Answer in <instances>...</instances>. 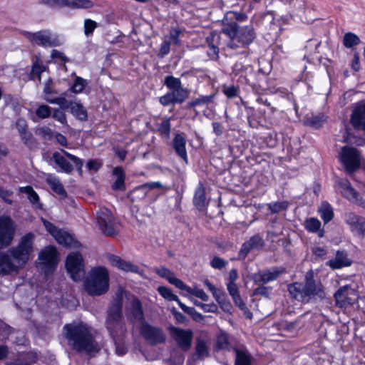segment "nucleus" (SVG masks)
Instances as JSON below:
<instances>
[{
    "instance_id": "f257e3e1",
    "label": "nucleus",
    "mask_w": 365,
    "mask_h": 365,
    "mask_svg": "<svg viewBox=\"0 0 365 365\" xmlns=\"http://www.w3.org/2000/svg\"><path fill=\"white\" fill-rule=\"evenodd\" d=\"M35 235L29 232L21 237L15 247L0 252V274L6 275L24 267L33 257Z\"/></svg>"
},
{
    "instance_id": "f03ea898",
    "label": "nucleus",
    "mask_w": 365,
    "mask_h": 365,
    "mask_svg": "<svg viewBox=\"0 0 365 365\" xmlns=\"http://www.w3.org/2000/svg\"><path fill=\"white\" fill-rule=\"evenodd\" d=\"M68 345L78 352L97 351V344L88 329L83 324H67L63 327Z\"/></svg>"
},
{
    "instance_id": "7ed1b4c3",
    "label": "nucleus",
    "mask_w": 365,
    "mask_h": 365,
    "mask_svg": "<svg viewBox=\"0 0 365 365\" xmlns=\"http://www.w3.org/2000/svg\"><path fill=\"white\" fill-rule=\"evenodd\" d=\"M105 326L113 339L123 337L126 333V327L123 314V296L117 294L108 306Z\"/></svg>"
},
{
    "instance_id": "20e7f679",
    "label": "nucleus",
    "mask_w": 365,
    "mask_h": 365,
    "mask_svg": "<svg viewBox=\"0 0 365 365\" xmlns=\"http://www.w3.org/2000/svg\"><path fill=\"white\" fill-rule=\"evenodd\" d=\"M291 296L299 302L307 303L312 297H324L321 284H317L314 279V272L311 269L305 275V282H294L288 286Z\"/></svg>"
},
{
    "instance_id": "39448f33",
    "label": "nucleus",
    "mask_w": 365,
    "mask_h": 365,
    "mask_svg": "<svg viewBox=\"0 0 365 365\" xmlns=\"http://www.w3.org/2000/svg\"><path fill=\"white\" fill-rule=\"evenodd\" d=\"M222 31L230 38L227 46L230 48H247L257 36L252 25L240 27L238 24H230L222 28Z\"/></svg>"
},
{
    "instance_id": "423d86ee",
    "label": "nucleus",
    "mask_w": 365,
    "mask_h": 365,
    "mask_svg": "<svg viewBox=\"0 0 365 365\" xmlns=\"http://www.w3.org/2000/svg\"><path fill=\"white\" fill-rule=\"evenodd\" d=\"M84 289L91 296H100L109 289V274L103 267H94L83 282Z\"/></svg>"
},
{
    "instance_id": "0eeeda50",
    "label": "nucleus",
    "mask_w": 365,
    "mask_h": 365,
    "mask_svg": "<svg viewBox=\"0 0 365 365\" xmlns=\"http://www.w3.org/2000/svg\"><path fill=\"white\" fill-rule=\"evenodd\" d=\"M52 160L61 170L66 173L69 174L73 170V166L69 160L74 163L79 173H82V168L83 165V160L78 157L70 154L63 149H61V151L54 152L52 155Z\"/></svg>"
},
{
    "instance_id": "6e6552de",
    "label": "nucleus",
    "mask_w": 365,
    "mask_h": 365,
    "mask_svg": "<svg viewBox=\"0 0 365 365\" xmlns=\"http://www.w3.org/2000/svg\"><path fill=\"white\" fill-rule=\"evenodd\" d=\"M339 160L348 173H352L360 168L361 155L353 147L344 146L339 153Z\"/></svg>"
},
{
    "instance_id": "1a4fd4ad",
    "label": "nucleus",
    "mask_w": 365,
    "mask_h": 365,
    "mask_svg": "<svg viewBox=\"0 0 365 365\" xmlns=\"http://www.w3.org/2000/svg\"><path fill=\"white\" fill-rule=\"evenodd\" d=\"M97 222L101 230L106 235L115 236L118 233L119 223L107 208H101L97 212Z\"/></svg>"
},
{
    "instance_id": "9d476101",
    "label": "nucleus",
    "mask_w": 365,
    "mask_h": 365,
    "mask_svg": "<svg viewBox=\"0 0 365 365\" xmlns=\"http://www.w3.org/2000/svg\"><path fill=\"white\" fill-rule=\"evenodd\" d=\"M66 267L74 281H81L85 276L83 259L79 252L71 253L67 257Z\"/></svg>"
},
{
    "instance_id": "9b49d317",
    "label": "nucleus",
    "mask_w": 365,
    "mask_h": 365,
    "mask_svg": "<svg viewBox=\"0 0 365 365\" xmlns=\"http://www.w3.org/2000/svg\"><path fill=\"white\" fill-rule=\"evenodd\" d=\"M26 36L31 42L45 47H53L61 45V41L57 36L48 30H43L36 33H26Z\"/></svg>"
},
{
    "instance_id": "f8f14e48",
    "label": "nucleus",
    "mask_w": 365,
    "mask_h": 365,
    "mask_svg": "<svg viewBox=\"0 0 365 365\" xmlns=\"http://www.w3.org/2000/svg\"><path fill=\"white\" fill-rule=\"evenodd\" d=\"M140 331L143 338L152 345L163 344L165 341L166 335L160 327L143 322Z\"/></svg>"
},
{
    "instance_id": "ddd939ff",
    "label": "nucleus",
    "mask_w": 365,
    "mask_h": 365,
    "mask_svg": "<svg viewBox=\"0 0 365 365\" xmlns=\"http://www.w3.org/2000/svg\"><path fill=\"white\" fill-rule=\"evenodd\" d=\"M169 330L172 338L182 351H187L191 348L193 338L192 330L183 329L175 327H170Z\"/></svg>"
},
{
    "instance_id": "4468645a",
    "label": "nucleus",
    "mask_w": 365,
    "mask_h": 365,
    "mask_svg": "<svg viewBox=\"0 0 365 365\" xmlns=\"http://www.w3.org/2000/svg\"><path fill=\"white\" fill-rule=\"evenodd\" d=\"M15 227L9 217H0V247L9 246L14 236Z\"/></svg>"
},
{
    "instance_id": "2eb2a0df",
    "label": "nucleus",
    "mask_w": 365,
    "mask_h": 365,
    "mask_svg": "<svg viewBox=\"0 0 365 365\" xmlns=\"http://www.w3.org/2000/svg\"><path fill=\"white\" fill-rule=\"evenodd\" d=\"M265 247V242L259 234H256L245 242L239 252V258L245 259L248 253L252 250H262Z\"/></svg>"
},
{
    "instance_id": "dca6fc26",
    "label": "nucleus",
    "mask_w": 365,
    "mask_h": 365,
    "mask_svg": "<svg viewBox=\"0 0 365 365\" xmlns=\"http://www.w3.org/2000/svg\"><path fill=\"white\" fill-rule=\"evenodd\" d=\"M339 185L341 188V193L349 201L365 207V200L362 199L359 192L351 185L349 181L346 179L339 181Z\"/></svg>"
},
{
    "instance_id": "f3484780",
    "label": "nucleus",
    "mask_w": 365,
    "mask_h": 365,
    "mask_svg": "<svg viewBox=\"0 0 365 365\" xmlns=\"http://www.w3.org/2000/svg\"><path fill=\"white\" fill-rule=\"evenodd\" d=\"M39 2L51 7L67 6L77 9H88L93 6V3L89 0H39Z\"/></svg>"
},
{
    "instance_id": "a211bd4d",
    "label": "nucleus",
    "mask_w": 365,
    "mask_h": 365,
    "mask_svg": "<svg viewBox=\"0 0 365 365\" xmlns=\"http://www.w3.org/2000/svg\"><path fill=\"white\" fill-rule=\"evenodd\" d=\"M283 272L284 269H279L277 267H274L271 269H266L255 273L252 276V279L256 285H264L271 281L277 279Z\"/></svg>"
},
{
    "instance_id": "6ab92c4d",
    "label": "nucleus",
    "mask_w": 365,
    "mask_h": 365,
    "mask_svg": "<svg viewBox=\"0 0 365 365\" xmlns=\"http://www.w3.org/2000/svg\"><path fill=\"white\" fill-rule=\"evenodd\" d=\"M38 259L41 266L53 269L58 264L57 250L54 247H45L38 255Z\"/></svg>"
},
{
    "instance_id": "aec40b11",
    "label": "nucleus",
    "mask_w": 365,
    "mask_h": 365,
    "mask_svg": "<svg viewBox=\"0 0 365 365\" xmlns=\"http://www.w3.org/2000/svg\"><path fill=\"white\" fill-rule=\"evenodd\" d=\"M344 220L348 224L351 230L356 231L361 236L365 235V218L356 215L354 212H349L344 214Z\"/></svg>"
},
{
    "instance_id": "412c9836",
    "label": "nucleus",
    "mask_w": 365,
    "mask_h": 365,
    "mask_svg": "<svg viewBox=\"0 0 365 365\" xmlns=\"http://www.w3.org/2000/svg\"><path fill=\"white\" fill-rule=\"evenodd\" d=\"M107 259L113 266L118 268L119 269L133 273H138L139 272L138 266L129 261L124 260L118 256L110 254L107 256Z\"/></svg>"
},
{
    "instance_id": "4be33fe9",
    "label": "nucleus",
    "mask_w": 365,
    "mask_h": 365,
    "mask_svg": "<svg viewBox=\"0 0 365 365\" xmlns=\"http://www.w3.org/2000/svg\"><path fill=\"white\" fill-rule=\"evenodd\" d=\"M352 261L348 257V255L345 251L338 250L335 257L329 260L327 264L333 269H341L344 267H349L351 264Z\"/></svg>"
},
{
    "instance_id": "5701e85b",
    "label": "nucleus",
    "mask_w": 365,
    "mask_h": 365,
    "mask_svg": "<svg viewBox=\"0 0 365 365\" xmlns=\"http://www.w3.org/2000/svg\"><path fill=\"white\" fill-rule=\"evenodd\" d=\"M351 123L355 129L365 130V105L359 106L354 110Z\"/></svg>"
},
{
    "instance_id": "b1692460",
    "label": "nucleus",
    "mask_w": 365,
    "mask_h": 365,
    "mask_svg": "<svg viewBox=\"0 0 365 365\" xmlns=\"http://www.w3.org/2000/svg\"><path fill=\"white\" fill-rule=\"evenodd\" d=\"M53 237L59 244L65 247L77 248L81 246L80 242L76 240L71 235L62 230H59Z\"/></svg>"
},
{
    "instance_id": "393cba45",
    "label": "nucleus",
    "mask_w": 365,
    "mask_h": 365,
    "mask_svg": "<svg viewBox=\"0 0 365 365\" xmlns=\"http://www.w3.org/2000/svg\"><path fill=\"white\" fill-rule=\"evenodd\" d=\"M186 140L180 133H176L172 141V146L176 154L185 162L187 161V155L186 150Z\"/></svg>"
},
{
    "instance_id": "a878e982",
    "label": "nucleus",
    "mask_w": 365,
    "mask_h": 365,
    "mask_svg": "<svg viewBox=\"0 0 365 365\" xmlns=\"http://www.w3.org/2000/svg\"><path fill=\"white\" fill-rule=\"evenodd\" d=\"M247 19V16L245 13L228 11L225 14L222 21V28H227L230 24H237L236 21L242 22Z\"/></svg>"
},
{
    "instance_id": "bb28decb",
    "label": "nucleus",
    "mask_w": 365,
    "mask_h": 365,
    "mask_svg": "<svg viewBox=\"0 0 365 365\" xmlns=\"http://www.w3.org/2000/svg\"><path fill=\"white\" fill-rule=\"evenodd\" d=\"M46 180L51 188L58 194L60 197L66 198L67 197V192L58 178L49 174L47 175Z\"/></svg>"
},
{
    "instance_id": "cd10ccee",
    "label": "nucleus",
    "mask_w": 365,
    "mask_h": 365,
    "mask_svg": "<svg viewBox=\"0 0 365 365\" xmlns=\"http://www.w3.org/2000/svg\"><path fill=\"white\" fill-rule=\"evenodd\" d=\"M193 203L199 210H202L207 205L205 196V189L202 184H200L195 190Z\"/></svg>"
},
{
    "instance_id": "c85d7f7f",
    "label": "nucleus",
    "mask_w": 365,
    "mask_h": 365,
    "mask_svg": "<svg viewBox=\"0 0 365 365\" xmlns=\"http://www.w3.org/2000/svg\"><path fill=\"white\" fill-rule=\"evenodd\" d=\"M113 174L116 177L115 181L112 185V189L114 190H125V174L120 167H116L113 171Z\"/></svg>"
},
{
    "instance_id": "c756f323",
    "label": "nucleus",
    "mask_w": 365,
    "mask_h": 365,
    "mask_svg": "<svg viewBox=\"0 0 365 365\" xmlns=\"http://www.w3.org/2000/svg\"><path fill=\"white\" fill-rule=\"evenodd\" d=\"M130 315L136 322H143L144 314L142 309V304L138 299H133L130 304Z\"/></svg>"
},
{
    "instance_id": "7c9ffc66",
    "label": "nucleus",
    "mask_w": 365,
    "mask_h": 365,
    "mask_svg": "<svg viewBox=\"0 0 365 365\" xmlns=\"http://www.w3.org/2000/svg\"><path fill=\"white\" fill-rule=\"evenodd\" d=\"M195 355L197 359H203L209 356V350L206 341L200 337L196 339Z\"/></svg>"
},
{
    "instance_id": "2f4dec72",
    "label": "nucleus",
    "mask_w": 365,
    "mask_h": 365,
    "mask_svg": "<svg viewBox=\"0 0 365 365\" xmlns=\"http://www.w3.org/2000/svg\"><path fill=\"white\" fill-rule=\"evenodd\" d=\"M235 365H251L252 356L247 351L235 349Z\"/></svg>"
},
{
    "instance_id": "473e14b6",
    "label": "nucleus",
    "mask_w": 365,
    "mask_h": 365,
    "mask_svg": "<svg viewBox=\"0 0 365 365\" xmlns=\"http://www.w3.org/2000/svg\"><path fill=\"white\" fill-rule=\"evenodd\" d=\"M170 93L175 103H182L188 98L190 94L189 90L182 87L173 90Z\"/></svg>"
},
{
    "instance_id": "72a5a7b5",
    "label": "nucleus",
    "mask_w": 365,
    "mask_h": 365,
    "mask_svg": "<svg viewBox=\"0 0 365 365\" xmlns=\"http://www.w3.org/2000/svg\"><path fill=\"white\" fill-rule=\"evenodd\" d=\"M326 116L324 114H318L307 117L304 120V124L314 128H320L326 121Z\"/></svg>"
},
{
    "instance_id": "f704fd0d",
    "label": "nucleus",
    "mask_w": 365,
    "mask_h": 365,
    "mask_svg": "<svg viewBox=\"0 0 365 365\" xmlns=\"http://www.w3.org/2000/svg\"><path fill=\"white\" fill-rule=\"evenodd\" d=\"M347 289L346 287H343L339 289L334 294L336 304L339 307H345L348 304H349L347 302L348 297L346 294Z\"/></svg>"
},
{
    "instance_id": "c9c22d12",
    "label": "nucleus",
    "mask_w": 365,
    "mask_h": 365,
    "mask_svg": "<svg viewBox=\"0 0 365 365\" xmlns=\"http://www.w3.org/2000/svg\"><path fill=\"white\" fill-rule=\"evenodd\" d=\"M319 211L321 213L322 218L325 222H329L334 217L332 207L328 202H323Z\"/></svg>"
},
{
    "instance_id": "e433bc0d",
    "label": "nucleus",
    "mask_w": 365,
    "mask_h": 365,
    "mask_svg": "<svg viewBox=\"0 0 365 365\" xmlns=\"http://www.w3.org/2000/svg\"><path fill=\"white\" fill-rule=\"evenodd\" d=\"M71 113L79 120H86L87 119V112L81 103H73L71 107Z\"/></svg>"
},
{
    "instance_id": "4c0bfd02",
    "label": "nucleus",
    "mask_w": 365,
    "mask_h": 365,
    "mask_svg": "<svg viewBox=\"0 0 365 365\" xmlns=\"http://www.w3.org/2000/svg\"><path fill=\"white\" fill-rule=\"evenodd\" d=\"M45 100L50 103L59 105L62 109L71 108L73 104V102L67 101L64 97L52 98L46 96Z\"/></svg>"
},
{
    "instance_id": "58836bf2",
    "label": "nucleus",
    "mask_w": 365,
    "mask_h": 365,
    "mask_svg": "<svg viewBox=\"0 0 365 365\" xmlns=\"http://www.w3.org/2000/svg\"><path fill=\"white\" fill-rule=\"evenodd\" d=\"M343 43L345 47L351 48L360 43L359 38L353 33H346L344 36Z\"/></svg>"
},
{
    "instance_id": "ea45409f",
    "label": "nucleus",
    "mask_w": 365,
    "mask_h": 365,
    "mask_svg": "<svg viewBox=\"0 0 365 365\" xmlns=\"http://www.w3.org/2000/svg\"><path fill=\"white\" fill-rule=\"evenodd\" d=\"M170 118H167L162 121L158 128V130L161 135L163 138H165L166 139L170 138Z\"/></svg>"
},
{
    "instance_id": "a19ab883",
    "label": "nucleus",
    "mask_w": 365,
    "mask_h": 365,
    "mask_svg": "<svg viewBox=\"0 0 365 365\" xmlns=\"http://www.w3.org/2000/svg\"><path fill=\"white\" fill-rule=\"evenodd\" d=\"M19 191L22 193H26L28 195V199L33 203H38L39 197L38 194L34 191L32 187L26 186L19 188Z\"/></svg>"
},
{
    "instance_id": "79ce46f5",
    "label": "nucleus",
    "mask_w": 365,
    "mask_h": 365,
    "mask_svg": "<svg viewBox=\"0 0 365 365\" xmlns=\"http://www.w3.org/2000/svg\"><path fill=\"white\" fill-rule=\"evenodd\" d=\"M158 291L163 298L168 301H175L178 302L180 300L178 297L174 294L171 289L168 287L160 286L158 288Z\"/></svg>"
},
{
    "instance_id": "37998d69",
    "label": "nucleus",
    "mask_w": 365,
    "mask_h": 365,
    "mask_svg": "<svg viewBox=\"0 0 365 365\" xmlns=\"http://www.w3.org/2000/svg\"><path fill=\"white\" fill-rule=\"evenodd\" d=\"M305 228L312 232H316L319 230L321 222L317 218L311 217L304 222Z\"/></svg>"
},
{
    "instance_id": "c03bdc74",
    "label": "nucleus",
    "mask_w": 365,
    "mask_h": 365,
    "mask_svg": "<svg viewBox=\"0 0 365 365\" xmlns=\"http://www.w3.org/2000/svg\"><path fill=\"white\" fill-rule=\"evenodd\" d=\"M165 85L171 91L182 87L180 78L168 76L165 78Z\"/></svg>"
},
{
    "instance_id": "a18cd8bd",
    "label": "nucleus",
    "mask_w": 365,
    "mask_h": 365,
    "mask_svg": "<svg viewBox=\"0 0 365 365\" xmlns=\"http://www.w3.org/2000/svg\"><path fill=\"white\" fill-rule=\"evenodd\" d=\"M24 144L29 148H34L36 145V141L33 134L29 130L20 135Z\"/></svg>"
},
{
    "instance_id": "49530a36",
    "label": "nucleus",
    "mask_w": 365,
    "mask_h": 365,
    "mask_svg": "<svg viewBox=\"0 0 365 365\" xmlns=\"http://www.w3.org/2000/svg\"><path fill=\"white\" fill-rule=\"evenodd\" d=\"M36 134L37 135L41 136L43 139L48 140H51L54 136V134H53V132L52 131V130L51 128H49L48 127H46V126L38 128L36 130Z\"/></svg>"
},
{
    "instance_id": "de8ad7c7",
    "label": "nucleus",
    "mask_w": 365,
    "mask_h": 365,
    "mask_svg": "<svg viewBox=\"0 0 365 365\" xmlns=\"http://www.w3.org/2000/svg\"><path fill=\"white\" fill-rule=\"evenodd\" d=\"M46 70V66L41 63H40L36 59V62H35L33 65L31 75V78H34L36 77L39 81L41 80V74Z\"/></svg>"
},
{
    "instance_id": "09e8293b",
    "label": "nucleus",
    "mask_w": 365,
    "mask_h": 365,
    "mask_svg": "<svg viewBox=\"0 0 365 365\" xmlns=\"http://www.w3.org/2000/svg\"><path fill=\"white\" fill-rule=\"evenodd\" d=\"M86 86V81L81 78V77H76L75 79V82L71 88V90L74 93H81L83 91Z\"/></svg>"
},
{
    "instance_id": "8fccbe9b",
    "label": "nucleus",
    "mask_w": 365,
    "mask_h": 365,
    "mask_svg": "<svg viewBox=\"0 0 365 365\" xmlns=\"http://www.w3.org/2000/svg\"><path fill=\"white\" fill-rule=\"evenodd\" d=\"M36 115L40 118H46L51 115V108L46 105L40 106L36 111Z\"/></svg>"
},
{
    "instance_id": "3c124183",
    "label": "nucleus",
    "mask_w": 365,
    "mask_h": 365,
    "mask_svg": "<svg viewBox=\"0 0 365 365\" xmlns=\"http://www.w3.org/2000/svg\"><path fill=\"white\" fill-rule=\"evenodd\" d=\"M169 282L181 290H185L187 292H191V288L187 287L181 279L177 278L175 274L171 279H169Z\"/></svg>"
},
{
    "instance_id": "603ef678",
    "label": "nucleus",
    "mask_w": 365,
    "mask_h": 365,
    "mask_svg": "<svg viewBox=\"0 0 365 365\" xmlns=\"http://www.w3.org/2000/svg\"><path fill=\"white\" fill-rule=\"evenodd\" d=\"M287 207V202H277L268 205V208L273 213H277L282 210H286Z\"/></svg>"
},
{
    "instance_id": "864d4df0",
    "label": "nucleus",
    "mask_w": 365,
    "mask_h": 365,
    "mask_svg": "<svg viewBox=\"0 0 365 365\" xmlns=\"http://www.w3.org/2000/svg\"><path fill=\"white\" fill-rule=\"evenodd\" d=\"M195 305L200 307L205 312H212L215 313L217 311V307L215 304H204L200 302L195 300L194 302Z\"/></svg>"
},
{
    "instance_id": "5fc2aeb1",
    "label": "nucleus",
    "mask_w": 365,
    "mask_h": 365,
    "mask_svg": "<svg viewBox=\"0 0 365 365\" xmlns=\"http://www.w3.org/2000/svg\"><path fill=\"white\" fill-rule=\"evenodd\" d=\"M97 27V23L91 19H86L84 21V33L86 36H91L95 29Z\"/></svg>"
},
{
    "instance_id": "6e6d98bb",
    "label": "nucleus",
    "mask_w": 365,
    "mask_h": 365,
    "mask_svg": "<svg viewBox=\"0 0 365 365\" xmlns=\"http://www.w3.org/2000/svg\"><path fill=\"white\" fill-rule=\"evenodd\" d=\"M52 117L55 120H56L58 122H60L61 123H62L63 125L68 126L67 120H66V115L65 113L63 111H62L61 110H60L58 108L53 109V113Z\"/></svg>"
},
{
    "instance_id": "4d7b16f0",
    "label": "nucleus",
    "mask_w": 365,
    "mask_h": 365,
    "mask_svg": "<svg viewBox=\"0 0 365 365\" xmlns=\"http://www.w3.org/2000/svg\"><path fill=\"white\" fill-rule=\"evenodd\" d=\"M15 126L18 130L19 135L29 130L27 122L24 118L17 119L15 123Z\"/></svg>"
},
{
    "instance_id": "13d9d810",
    "label": "nucleus",
    "mask_w": 365,
    "mask_h": 365,
    "mask_svg": "<svg viewBox=\"0 0 365 365\" xmlns=\"http://www.w3.org/2000/svg\"><path fill=\"white\" fill-rule=\"evenodd\" d=\"M227 262L223 259L222 258H220L219 257H215L213 259L210 261V265L212 268L217 269H222V268L225 267L227 265Z\"/></svg>"
},
{
    "instance_id": "bf43d9fd",
    "label": "nucleus",
    "mask_w": 365,
    "mask_h": 365,
    "mask_svg": "<svg viewBox=\"0 0 365 365\" xmlns=\"http://www.w3.org/2000/svg\"><path fill=\"white\" fill-rule=\"evenodd\" d=\"M269 292L270 288L268 287H265L262 284L258 285V287L254 289L253 295L257 296L260 295L266 298L269 297Z\"/></svg>"
},
{
    "instance_id": "052dcab7",
    "label": "nucleus",
    "mask_w": 365,
    "mask_h": 365,
    "mask_svg": "<svg viewBox=\"0 0 365 365\" xmlns=\"http://www.w3.org/2000/svg\"><path fill=\"white\" fill-rule=\"evenodd\" d=\"M123 338V337L113 339L115 345V352L119 356L124 355L127 352V349L121 343Z\"/></svg>"
},
{
    "instance_id": "680f3d73",
    "label": "nucleus",
    "mask_w": 365,
    "mask_h": 365,
    "mask_svg": "<svg viewBox=\"0 0 365 365\" xmlns=\"http://www.w3.org/2000/svg\"><path fill=\"white\" fill-rule=\"evenodd\" d=\"M155 272L161 277L166 279L169 282V279H171L174 275V273L171 272L170 269L160 267L157 268Z\"/></svg>"
},
{
    "instance_id": "e2e57ef3",
    "label": "nucleus",
    "mask_w": 365,
    "mask_h": 365,
    "mask_svg": "<svg viewBox=\"0 0 365 365\" xmlns=\"http://www.w3.org/2000/svg\"><path fill=\"white\" fill-rule=\"evenodd\" d=\"M227 290L229 292V294L231 295L233 301L240 297L239 289L236 283H228Z\"/></svg>"
},
{
    "instance_id": "0e129e2a",
    "label": "nucleus",
    "mask_w": 365,
    "mask_h": 365,
    "mask_svg": "<svg viewBox=\"0 0 365 365\" xmlns=\"http://www.w3.org/2000/svg\"><path fill=\"white\" fill-rule=\"evenodd\" d=\"M13 195V192L9 190H6L0 187V197L6 203L11 205L13 201L10 197Z\"/></svg>"
},
{
    "instance_id": "69168bd1",
    "label": "nucleus",
    "mask_w": 365,
    "mask_h": 365,
    "mask_svg": "<svg viewBox=\"0 0 365 365\" xmlns=\"http://www.w3.org/2000/svg\"><path fill=\"white\" fill-rule=\"evenodd\" d=\"M43 224L46 229V230L54 237L56 234L58 232L59 229H58L53 223L47 221L46 220L42 218L41 219Z\"/></svg>"
},
{
    "instance_id": "338daca9",
    "label": "nucleus",
    "mask_w": 365,
    "mask_h": 365,
    "mask_svg": "<svg viewBox=\"0 0 365 365\" xmlns=\"http://www.w3.org/2000/svg\"><path fill=\"white\" fill-rule=\"evenodd\" d=\"M187 292L201 299L202 301L207 302L209 299L208 295L202 289H191V292Z\"/></svg>"
},
{
    "instance_id": "774afa93",
    "label": "nucleus",
    "mask_w": 365,
    "mask_h": 365,
    "mask_svg": "<svg viewBox=\"0 0 365 365\" xmlns=\"http://www.w3.org/2000/svg\"><path fill=\"white\" fill-rule=\"evenodd\" d=\"M170 42L168 41H164L160 48L158 56L163 58L165 56L168 54L170 52Z\"/></svg>"
}]
</instances>
